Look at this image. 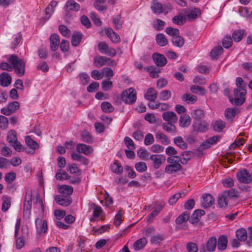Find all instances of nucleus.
<instances>
[{
	"mask_svg": "<svg viewBox=\"0 0 252 252\" xmlns=\"http://www.w3.org/2000/svg\"><path fill=\"white\" fill-rule=\"evenodd\" d=\"M236 85L237 88L234 90L235 98H230V101L232 104L240 105L245 101V95L247 93L243 80L241 77H237L236 79Z\"/></svg>",
	"mask_w": 252,
	"mask_h": 252,
	"instance_id": "1",
	"label": "nucleus"
},
{
	"mask_svg": "<svg viewBox=\"0 0 252 252\" xmlns=\"http://www.w3.org/2000/svg\"><path fill=\"white\" fill-rule=\"evenodd\" d=\"M8 63L12 65L15 73L19 76H22L25 72V63L23 60L19 59L16 55H12L7 59Z\"/></svg>",
	"mask_w": 252,
	"mask_h": 252,
	"instance_id": "2",
	"label": "nucleus"
},
{
	"mask_svg": "<svg viewBox=\"0 0 252 252\" xmlns=\"http://www.w3.org/2000/svg\"><path fill=\"white\" fill-rule=\"evenodd\" d=\"M167 161L169 163L165 168V171L168 174H173L181 169V159L179 156H173L167 158Z\"/></svg>",
	"mask_w": 252,
	"mask_h": 252,
	"instance_id": "3",
	"label": "nucleus"
},
{
	"mask_svg": "<svg viewBox=\"0 0 252 252\" xmlns=\"http://www.w3.org/2000/svg\"><path fill=\"white\" fill-rule=\"evenodd\" d=\"M121 100L127 104H133L136 100V92L132 88L126 89L120 95Z\"/></svg>",
	"mask_w": 252,
	"mask_h": 252,
	"instance_id": "4",
	"label": "nucleus"
},
{
	"mask_svg": "<svg viewBox=\"0 0 252 252\" xmlns=\"http://www.w3.org/2000/svg\"><path fill=\"white\" fill-rule=\"evenodd\" d=\"M238 180L242 183L249 184L252 181V175L246 170L243 169L239 171L237 174Z\"/></svg>",
	"mask_w": 252,
	"mask_h": 252,
	"instance_id": "5",
	"label": "nucleus"
},
{
	"mask_svg": "<svg viewBox=\"0 0 252 252\" xmlns=\"http://www.w3.org/2000/svg\"><path fill=\"white\" fill-rule=\"evenodd\" d=\"M19 103L17 101H14L9 103L7 107L2 108L0 112L5 115L9 116L16 111L19 108Z\"/></svg>",
	"mask_w": 252,
	"mask_h": 252,
	"instance_id": "6",
	"label": "nucleus"
},
{
	"mask_svg": "<svg viewBox=\"0 0 252 252\" xmlns=\"http://www.w3.org/2000/svg\"><path fill=\"white\" fill-rule=\"evenodd\" d=\"M149 158L153 161V167L156 169L159 168L166 160L165 156L162 155H153L150 156Z\"/></svg>",
	"mask_w": 252,
	"mask_h": 252,
	"instance_id": "7",
	"label": "nucleus"
},
{
	"mask_svg": "<svg viewBox=\"0 0 252 252\" xmlns=\"http://www.w3.org/2000/svg\"><path fill=\"white\" fill-rule=\"evenodd\" d=\"M217 242L216 237H211L208 240L206 244L207 250L205 249L204 246H203L200 249V252H207V251L211 252L214 251L216 248Z\"/></svg>",
	"mask_w": 252,
	"mask_h": 252,
	"instance_id": "8",
	"label": "nucleus"
},
{
	"mask_svg": "<svg viewBox=\"0 0 252 252\" xmlns=\"http://www.w3.org/2000/svg\"><path fill=\"white\" fill-rule=\"evenodd\" d=\"M57 1L55 0H52L46 7L45 10V16L42 17V19L44 20L45 21L48 20L51 16L55 11L54 8L57 6Z\"/></svg>",
	"mask_w": 252,
	"mask_h": 252,
	"instance_id": "9",
	"label": "nucleus"
},
{
	"mask_svg": "<svg viewBox=\"0 0 252 252\" xmlns=\"http://www.w3.org/2000/svg\"><path fill=\"white\" fill-rule=\"evenodd\" d=\"M163 119L169 123H176L178 120L177 115L172 111H166L162 115Z\"/></svg>",
	"mask_w": 252,
	"mask_h": 252,
	"instance_id": "10",
	"label": "nucleus"
},
{
	"mask_svg": "<svg viewBox=\"0 0 252 252\" xmlns=\"http://www.w3.org/2000/svg\"><path fill=\"white\" fill-rule=\"evenodd\" d=\"M184 14L189 21H193L201 14V11L198 8H194L189 11L184 9Z\"/></svg>",
	"mask_w": 252,
	"mask_h": 252,
	"instance_id": "11",
	"label": "nucleus"
},
{
	"mask_svg": "<svg viewBox=\"0 0 252 252\" xmlns=\"http://www.w3.org/2000/svg\"><path fill=\"white\" fill-rule=\"evenodd\" d=\"M214 198L210 194H204L201 200L202 206L204 208H207L212 205L214 202Z\"/></svg>",
	"mask_w": 252,
	"mask_h": 252,
	"instance_id": "12",
	"label": "nucleus"
},
{
	"mask_svg": "<svg viewBox=\"0 0 252 252\" xmlns=\"http://www.w3.org/2000/svg\"><path fill=\"white\" fill-rule=\"evenodd\" d=\"M54 199L57 204L64 207L69 205L72 202L70 197L61 195H55Z\"/></svg>",
	"mask_w": 252,
	"mask_h": 252,
	"instance_id": "13",
	"label": "nucleus"
},
{
	"mask_svg": "<svg viewBox=\"0 0 252 252\" xmlns=\"http://www.w3.org/2000/svg\"><path fill=\"white\" fill-rule=\"evenodd\" d=\"M153 58L154 63L158 66H163L167 63L166 59L161 54L155 53L153 55Z\"/></svg>",
	"mask_w": 252,
	"mask_h": 252,
	"instance_id": "14",
	"label": "nucleus"
},
{
	"mask_svg": "<svg viewBox=\"0 0 252 252\" xmlns=\"http://www.w3.org/2000/svg\"><path fill=\"white\" fill-rule=\"evenodd\" d=\"M37 229L40 233H45L48 229L47 223L46 220H42L39 218H37L35 220Z\"/></svg>",
	"mask_w": 252,
	"mask_h": 252,
	"instance_id": "15",
	"label": "nucleus"
},
{
	"mask_svg": "<svg viewBox=\"0 0 252 252\" xmlns=\"http://www.w3.org/2000/svg\"><path fill=\"white\" fill-rule=\"evenodd\" d=\"M228 194L226 192H222L219 195L218 199V204L220 208H226L227 207L228 201L229 199L227 197Z\"/></svg>",
	"mask_w": 252,
	"mask_h": 252,
	"instance_id": "16",
	"label": "nucleus"
},
{
	"mask_svg": "<svg viewBox=\"0 0 252 252\" xmlns=\"http://www.w3.org/2000/svg\"><path fill=\"white\" fill-rule=\"evenodd\" d=\"M76 150L78 153H81L86 155H88L92 152L93 150L92 147L89 145L79 143L76 146Z\"/></svg>",
	"mask_w": 252,
	"mask_h": 252,
	"instance_id": "17",
	"label": "nucleus"
},
{
	"mask_svg": "<svg viewBox=\"0 0 252 252\" xmlns=\"http://www.w3.org/2000/svg\"><path fill=\"white\" fill-rule=\"evenodd\" d=\"M50 40L51 50L52 51H56L60 43L59 36L57 34H53L50 36Z\"/></svg>",
	"mask_w": 252,
	"mask_h": 252,
	"instance_id": "18",
	"label": "nucleus"
},
{
	"mask_svg": "<svg viewBox=\"0 0 252 252\" xmlns=\"http://www.w3.org/2000/svg\"><path fill=\"white\" fill-rule=\"evenodd\" d=\"M109 61H110V58L104 56H97L94 58V65L96 67L99 68L106 64Z\"/></svg>",
	"mask_w": 252,
	"mask_h": 252,
	"instance_id": "19",
	"label": "nucleus"
},
{
	"mask_svg": "<svg viewBox=\"0 0 252 252\" xmlns=\"http://www.w3.org/2000/svg\"><path fill=\"white\" fill-rule=\"evenodd\" d=\"M73 191V188L72 186L67 185H62L59 188V191L61 194V195L69 197Z\"/></svg>",
	"mask_w": 252,
	"mask_h": 252,
	"instance_id": "20",
	"label": "nucleus"
},
{
	"mask_svg": "<svg viewBox=\"0 0 252 252\" xmlns=\"http://www.w3.org/2000/svg\"><path fill=\"white\" fill-rule=\"evenodd\" d=\"M26 143L30 148V151H28L29 153L33 154L35 149L38 147L37 142L32 140L30 136H27L25 138Z\"/></svg>",
	"mask_w": 252,
	"mask_h": 252,
	"instance_id": "21",
	"label": "nucleus"
},
{
	"mask_svg": "<svg viewBox=\"0 0 252 252\" xmlns=\"http://www.w3.org/2000/svg\"><path fill=\"white\" fill-rule=\"evenodd\" d=\"M11 82L10 75L6 72H2L0 74V85L3 87H6Z\"/></svg>",
	"mask_w": 252,
	"mask_h": 252,
	"instance_id": "22",
	"label": "nucleus"
},
{
	"mask_svg": "<svg viewBox=\"0 0 252 252\" xmlns=\"http://www.w3.org/2000/svg\"><path fill=\"white\" fill-rule=\"evenodd\" d=\"M205 214L204 211L202 210H196L192 214L189 219V221L192 223L197 222L199 221L201 216Z\"/></svg>",
	"mask_w": 252,
	"mask_h": 252,
	"instance_id": "23",
	"label": "nucleus"
},
{
	"mask_svg": "<svg viewBox=\"0 0 252 252\" xmlns=\"http://www.w3.org/2000/svg\"><path fill=\"white\" fill-rule=\"evenodd\" d=\"M68 11H78L80 9V5L73 0H68L65 5Z\"/></svg>",
	"mask_w": 252,
	"mask_h": 252,
	"instance_id": "24",
	"label": "nucleus"
},
{
	"mask_svg": "<svg viewBox=\"0 0 252 252\" xmlns=\"http://www.w3.org/2000/svg\"><path fill=\"white\" fill-rule=\"evenodd\" d=\"M106 33L113 42L118 43L120 41V36L111 28L106 29Z\"/></svg>",
	"mask_w": 252,
	"mask_h": 252,
	"instance_id": "25",
	"label": "nucleus"
},
{
	"mask_svg": "<svg viewBox=\"0 0 252 252\" xmlns=\"http://www.w3.org/2000/svg\"><path fill=\"white\" fill-rule=\"evenodd\" d=\"M151 9L154 13L160 14L163 12L162 4L157 0L153 1Z\"/></svg>",
	"mask_w": 252,
	"mask_h": 252,
	"instance_id": "26",
	"label": "nucleus"
},
{
	"mask_svg": "<svg viewBox=\"0 0 252 252\" xmlns=\"http://www.w3.org/2000/svg\"><path fill=\"white\" fill-rule=\"evenodd\" d=\"M227 239L225 235H221L219 237L218 242V249L220 251H223L226 249Z\"/></svg>",
	"mask_w": 252,
	"mask_h": 252,
	"instance_id": "27",
	"label": "nucleus"
},
{
	"mask_svg": "<svg viewBox=\"0 0 252 252\" xmlns=\"http://www.w3.org/2000/svg\"><path fill=\"white\" fill-rule=\"evenodd\" d=\"M181 98L183 101L186 102L189 104H193L195 103L197 100V97L195 95L189 94H183Z\"/></svg>",
	"mask_w": 252,
	"mask_h": 252,
	"instance_id": "28",
	"label": "nucleus"
},
{
	"mask_svg": "<svg viewBox=\"0 0 252 252\" xmlns=\"http://www.w3.org/2000/svg\"><path fill=\"white\" fill-rule=\"evenodd\" d=\"M157 97V92L153 88H149L145 94V98L151 101H154Z\"/></svg>",
	"mask_w": 252,
	"mask_h": 252,
	"instance_id": "29",
	"label": "nucleus"
},
{
	"mask_svg": "<svg viewBox=\"0 0 252 252\" xmlns=\"http://www.w3.org/2000/svg\"><path fill=\"white\" fill-rule=\"evenodd\" d=\"M191 123V118L189 115L185 114L180 117L179 125L182 127L188 126Z\"/></svg>",
	"mask_w": 252,
	"mask_h": 252,
	"instance_id": "30",
	"label": "nucleus"
},
{
	"mask_svg": "<svg viewBox=\"0 0 252 252\" xmlns=\"http://www.w3.org/2000/svg\"><path fill=\"white\" fill-rule=\"evenodd\" d=\"M147 243V240L146 238L143 237L138 239L133 244V248L135 250L138 251L143 249Z\"/></svg>",
	"mask_w": 252,
	"mask_h": 252,
	"instance_id": "31",
	"label": "nucleus"
},
{
	"mask_svg": "<svg viewBox=\"0 0 252 252\" xmlns=\"http://www.w3.org/2000/svg\"><path fill=\"white\" fill-rule=\"evenodd\" d=\"M236 237L240 241H245L247 238V231L244 228H241L236 232Z\"/></svg>",
	"mask_w": 252,
	"mask_h": 252,
	"instance_id": "32",
	"label": "nucleus"
},
{
	"mask_svg": "<svg viewBox=\"0 0 252 252\" xmlns=\"http://www.w3.org/2000/svg\"><path fill=\"white\" fill-rule=\"evenodd\" d=\"M92 206H93V217L90 219V220L91 221H94V220H95L94 218L99 217L100 215L102 212V210L100 206H96L94 204Z\"/></svg>",
	"mask_w": 252,
	"mask_h": 252,
	"instance_id": "33",
	"label": "nucleus"
},
{
	"mask_svg": "<svg viewBox=\"0 0 252 252\" xmlns=\"http://www.w3.org/2000/svg\"><path fill=\"white\" fill-rule=\"evenodd\" d=\"M162 126L164 130L168 133L176 132V127L174 123H165L162 124Z\"/></svg>",
	"mask_w": 252,
	"mask_h": 252,
	"instance_id": "34",
	"label": "nucleus"
},
{
	"mask_svg": "<svg viewBox=\"0 0 252 252\" xmlns=\"http://www.w3.org/2000/svg\"><path fill=\"white\" fill-rule=\"evenodd\" d=\"M82 38V34L79 32H75L71 37V44L73 46H78Z\"/></svg>",
	"mask_w": 252,
	"mask_h": 252,
	"instance_id": "35",
	"label": "nucleus"
},
{
	"mask_svg": "<svg viewBox=\"0 0 252 252\" xmlns=\"http://www.w3.org/2000/svg\"><path fill=\"white\" fill-rule=\"evenodd\" d=\"M156 139L163 144H168L170 142L166 135L161 132H157L156 135Z\"/></svg>",
	"mask_w": 252,
	"mask_h": 252,
	"instance_id": "36",
	"label": "nucleus"
},
{
	"mask_svg": "<svg viewBox=\"0 0 252 252\" xmlns=\"http://www.w3.org/2000/svg\"><path fill=\"white\" fill-rule=\"evenodd\" d=\"M190 90L192 93L201 95H203L206 93V90L204 88L196 85L191 86Z\"/></svg>",
	"mask_w": 252,
	"mask_h": 252,
	"instance_id": "37",
	"label": "nucleus"
},
{
	"mask_svg": "<svg viewBox=\"0 0 252 252\" xmlns=\"http://www.w3.org/2000/svg\"><path fill=\"white\" fill-rule=\"evenodd\" d=\"M172 41L173 44L175 46L178 47H182L184 45L185 42L184 38L182 37L179 36L178 35L173 37L172 38Z\"/></svg>",
	"mask_w": 252,
	"mask_h": 252,
	"instance_id": "38",
	"label": "nucleus"
},
{
	"mask_svg": "<svg viewBox=\"0 0 252 252\" xmlns=\"http://www.w3.org/2000/svg\"><path fill=\"white\" fill-rule=\"evenodd\" d=\"M7 140L10 144H11L18 140L17 138V133L15 130L12 129L8 132Z\"/></svg>",
	"mask_w": 252,
	"mask_h": 252,
	"instance_id": "39",
	"label": "nucleus"
},
{
	"mask_svg": "<svg viewBox=\"0 0 252 252\" xmlns=\"http://www.w3.org/2000/svg\"><path fill=\"white\" fill-rule=\"evenodd\" d=\"M224 114L228 121H232L236 114V109L228 108L225 110Z\"/></svg>",
	"mask_w": 252,
	"mask_h": 252,
	"instance_id": "40",
	"label": "nucleus"
},
{
	"mask_svg": "<svg viewBox=\"0 0 252 252\" xmlns=\"http://www.w3.org/2000/svg\"><path fill=\"white\" fill-rule=\"evenodd\" d=\"M156 41L160 46H164L167 44V40L162 33H158L156 36Z\"/></svg>",
	"mask_w": 252,
	"mask_h": 252,
	"instance_id": "41",
	"label": "nucleus"
},
{
	"mask_svg": "<svg viewBox=\"0 0 252 252\" xmlns=\"http://www.w3.org/2000/svg\"><path fill=\"white\" fill-rule=\"evenodd\" d=\"M225 126V123L221 120L216 121L213 124L214 130L217 132H220L222 131Z\"/></svg>",
	"mask_w": 252,
	"mask_h": 252,
	"instance_id": "42",
	"label": "nucleus"
},
{
	"mask_svg": "<svg viewBox=\"0 0 252 252\" xmlns=\"http://www.w3.org/2000/svg\"><path fill=\"white\" fill-rule=\"evenodd\" d=\"M174 143L182 149H185L187 148V144L183 140L181 136H177L174 139Z\"/></svg>",
	"mask_w": 252,
	"mask_h": 252,
	"instance_id": "43",
	"label": "nucleus"
},
{
	"mask_svg": "<svg viewBox=\"0 0 252 252\" xmlns=\"http://www.w3.org/2000/svg\"><path fill=\"white\" fill-rule=\"evenodd\" d=\"M189 219V214L187 212H184L182 215H180L176 219V223L178 224H180L183 222H184Z\"/></svg>",
	"mask_w": 252,
	"mask_h": 252,
	"instance_id": "44",
	"label": "nucleus"
},
{
	"mask_svg": "<svg viewBox=\"0 0 252 252\" xmlns=\"http://www.w3.org/2000/svg\"><path fill=\"white\" fill-rule=\"evenodd\" d=\"M2 204L1 206L2 211L4 212L7 211L11 205V198L7 196L2 197Z\"/></svg>",
	"mask_w": 252,
	"mask_h": 252,
	"instance_id": "45",
	"label": "nucleus"
},
{
	"mask_svg": "<svg viewBox=\"0 0 252 252\" xmlns=\"http://www.w3.org/2000/svg\"><path fill=\"white\" fill-rule=\"evenodd\" d=\"M147 71L149 72L150 76L152 78H157L158 77V73L160 70L153 66H149L147 68Z\"/></svg>",
	"mask_w": 252,
	"mask_h": 252,
	"instance_id": "46",
	"label": "nucleus"
},
{
	"mask_svg": "<svg viewBox=\"0 0 252 252\" xmlns=\"http://www.w3.org/2000/svg\"><path fill=\"white\" fill-rule=\"evenodd\" d=\"M191 116L193 119L199 120L203 117L204 112L200 109H194L191 112Z\"/></svg>",
	"mask_w": 252,
	"mask_h": 252,
	"instance_id": "47",
	"label": "nucleus"
},
{
	"mask_svg": "<svg viewBox=\"0 0 252 252\" xmlns=\"http://www.w3.org/2000/svg\"><path fill=\"white\" fill-rule=\"evenodd\" d=\"M113 24L116 30H117L122 28L123 22L120 15H117L113 18Z\"/></svg>",
	"mask_w": 252,
	"mask_h": 252,
	"instance_id": "48",
	"label": "nucleus"
},
{
	"mask_svg": "<svg viewBox=\"0 0 252 252\" xmlns=\"http://www.w3.org/2000/svg\"><path fill=\"white\" fill-rule=\"evenodd\" d=\"M172 21L175 24L182 25L186 22V17L181 15H176L173 18Z\"/></svg>",
	"mask_w": 252,
	"mask_h": 252,
	"instance_id": "49",
	"label": "nucleus"
},
{
	"mask_svg": "<svg viewBox=\"0 0 252 252\" xmlns=\"http://www.w3.org/2000/svg\"><path fill=\"white\" fill-rule=\"evenodd\" d=\"M102 110L106 113H110L114 110V108L110 103L107 101L103 102L101 105Z\"/></svg>",
	"mask_w": 252,
	"mask_h": 252,
	"instance_id": "50",
	"label": "nucleus"
},
{
	"mask_svg": "<svg viewBox=\"0 0 252 252\" xmlns=\"http://www.w3.org/2000/svg\"><path fill=\"white\" fill-rule=\"evenodd\" d=\"M244 34V31L243 30L235 31L232 34V37L235 42H239L242 39Z\"/></svg>",
	"mask_w": 252,
	"mask_h": 252,
	"instance_id": "51",
	"label": "nucleus"
},
{
	"mask_svg": "<svg viewBox=\"0 0 252 252\" xmlns=\"http://www.w3.org/2000/svg\"><path fill=\"white\" fill-rule=\"evenodd\" d=\"M111 169L112 172L117 174H121L123 171V167L120 164L116 162L113 163L111 165Z\"/></svg>",
	"mask_w": 252,
	"mask_h": 252,
	"instance_id": "52",
	"label": "nucleus"
},
{
	"mask_svg": "<svg viewBox=\"0 0 252 252\" xmlns=\"http://www.w3.org/2000/svg\"><path fill=\"white\" fill-rule=\"evenodd\" d=\"M191 158V153L189 152L186 151L182 153V155L179 158L181 159V163L182 164H186Z\"/></svg>",
	"mask_w": 252,
	"mask_h": 252,
	"instance_id": "53",
	"label": "nucleus"
},
{
	"mask_svg": "<svg viewBox=\"0 0 252 252\" xmlns=\"http://www.w3.org/2000/svg\"><path fill=\"white\" fill-rule=\"evenodd\" d=\"M223 52V48L220 46L215 47L212 50L210 55L212 58H216L218 56L220 55Z\"/></svg>",
	"mask_w": 252,
	"mask_h": 252,
	"instance_id": "54",
	"label": "nucleus"
},
{
	"mask_svg": "<svg viewBox=\"0 0 252 252\" xmlns=\"http://www.w3.org/2000/svg\"><path fill=\"white\" fill-rule=\"evenodd\" d=\"M103 76L108 80L110 79L114 75L113 70L109 67H104L102 70Z\"/></svg>",
	"mask_w": 252,
	"mask_h": 252,
	"instance_id": "55",
	"label": "nucleus"
},
{
	"mask_svg": "<svg viewBox=\"0 0 252 252\" xmlns=\"http://www.w3.org/2000/svg\"><path fill=\"white\" fill-rule=\"evenodd\" d=\"M32 199L31 196L29 200L26 201L24 205V215H29L30 214V210L31 209Z\"/></svg>",
	"mask_w": 252,
	"mask_h": 252,
	"instance_id": "56",
	"label": "nucleus"
},
{
	"mask_svg": "<svg viewBox=\"0 0 252 252\" xmlns=\"http://www.w3.org/2000/svg\"><path fill=\"white\" fill-rule=\"evenodd\" d=\"M81 138L82 140L87 143H91L93 142V138L90 134L86 130L83 131L81 133Z\"/></svg>",
	"mask_w": 252,
	"mask_h": 252,
	"instance_id": "57",
	"label": "nucleus"
},
{
	"mask_svg": "<svg viewBox=\"0 0 252 252\" xmlns=\"http://www.w3.org/2000/svg\"><path fill=\"white\" fill-rule=\"evenodd\" d=\"M165 25V22L160 19H157L154 22V28L157 31H161L163 29V27Z\"/></svg>",
	"mask_w": 252,
	"mask_h": 252,
	"instance_id": "58",
	"label": "nucleus"
},
{
	"mask_svg": "<svg viewBox=\"0 0 252 252\" xmlns=\"http://www.w3.org/2000/svg\"><path fill=\"white\" fill-rule=\"evenodd\" d=\"M171 96V93L170 91L164 90L162 91L159 95V98L162 100H168Z\"/></svg>",
	"mask_w": 252,
	"mask_h": 252,
	"instance_id": "59",
	"label": "nucleus"
},
{
	"mask_svg": "<svg viewBox=\"0 0 252 252\" xmlns=\"http://www.w3.org/2000/svg\"><path fill=\"white\" fill-rule=\"evenodd\" d=\"M8 126V119L5 116L0 115V128L5 129Z\"/></svg>",
	"mask_w": 252,
	"mask_h": 252,
	"instance_id": "60",
	"label": "nucleus"
},
{
	"mask_svg": "<svg viewBox=\"0 0 252 252\" xmlns=\"http://www.w3.org/2000/svg\"><path fill=\"white\" fill-rule=\"evenodd\" d=\"M135 168L139 172H143L147 169L145 163L142 161L136 163L135 165Z\"/></svg>",
	"mask_w": 252,
	"mask_h": 252,
	"instance_id": "61",
	"label": "nucleus"
},
{
	"mask_svg": "<svg viewBox=\"0 0 252 252\" xmlns=\"http://www.w3.org/2000/svg\"><path fill=\"white\" fill-rule=\"evenodd\" d=\"M124 142L128 149L134 150L135 149L134 142L130 138L126 137L124 138Z\"/></svg>",
	"mask_w": 252,
	"mask_h": 252,
	"instance_id": "62",
	"label": "nucleus"
},
{
	"mask_svg": "<svg viewBox=\"0 0 252 252\" xmlns=\"http://www.w3.org/2000/svg\"><path fill=\"white\" fill-rule=\"evenodd\" d=\"M222 45L225 48H229L232 43V40L230 36H226L222 41Z\"/></svg>",
	"mask_w": 252,
	"mask_h": 252,
	"instance_id": "63",
	"label": "nucleus"
},
{
	"mask_svg": "<svg viewBox=\"0 0 252 252\" xmlns=\"http://www.w3.org/2000/svg\"><path fill=\"white\" fill-rule=\"evenodd\" d=\"M113 86L112 81L109 80H104L101 83L102 89L104 91H107L110 90Z\"/></svg>",
	"mask_w": 252,
	"mask_h": 252,
	"instance_id": "64",
	"label": "nucleus"
}]
</instances>
